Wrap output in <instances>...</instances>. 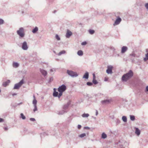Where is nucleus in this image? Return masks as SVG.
Wrapping results in <instances>:
<instances>
[{"instance_id":"obj_1","label":"nucleus","mask_w":148,"mask_h":148,"mask_svg":"<svg viewBox=\"0 0 148 148\" xmlns=\"http://www.w3.org/2000/svg\"><path fill=\"white\" fill-rule=\"evenodd\" d=\"M133 75V71L131 70H130L127 73L123 75L122 77V80L123 81L126 82L131 78Z\"/></svg>"},{"instance_id":"obj_2","label":"nucleus","mask_w":148,"mask_h":148,"mask_svg":"<svg viewBox=\"0 0 148 148\" xmlns=\"http://www.w3.org/2000/svg\"><path fill=\"white\" fill-rule=\"evenodd\" d=\"M66 86L64 84L59 87L58 89V91L59 92V97H60L62 95V92L66 90Z\"/></svg>"},{"instance_id":"obj_3","label":"nucleus","mask_w":148,"mask_h":148,"mask_svg":"<svg viewBox=\"0 0 148 148\" xmlns=\"http://www.w3.org/2000/svg\"><path fill=\"white\" fill-rule=\"evenodd\" d=\"M17 33L20 37H23L25 36L24 28L23 27L20 28L19 30L17 31Z\"/></svg>"},{"instance_id":"obj_4","label":"nucleus","mask_w":148,"mask_h":148,"mask_svg":"<svg viewBox=\"0 0 148 148\" xmlns=\"http://www.w3.org/2000/svg\"><path fill=\"white\" fill-rule=\"evenodd\" d=\"M67 73L71 77H76L78 76V74L76 72L72 71L67 70Z\"/></svg>"},{"instance_id":"obj_5","label":"nucleus","mask_w":148,"mask_h":148,"mask_svg":"<svg viewBox=\"0 0 148 148\" xmlns=\"http://www.w3.org/2000/svg\"><path fill=\"white\" fill-rule=\"evenodd\" d=\"M23 83L24 80L23 79H22L19 83L15 84L14 89H18L19 87L23 84Z\"/></svg>"},{"instance_id":"obj_6","label":"nucleus","mask_w":148,"mask_h":148,"mask_svg":"<svg viewBox=\"0 0 148 148\" xmlns=\"http://www.w3.org/2000/svg\"><path fill=\"white\" fill-rule=\"evenodd\" d=\"M113 67L111 65H109L107 66V69L106 72L108 74H111L112 73V69Z\"/></svg>"},{"instance_id":"obj_7","label":"nucleus","mask_w":148,"mask_h":148,"mask_svg":"<svg viewBox=\"0 0 148 148\" xmlns=\"http://www.w3.org/2000/svg\"><path fill=\"white\" fill-rule=\"evenodd\" d=\"M28 48L27 42L24 41L22 44V48L24 50H26L28 49Z\"/></svg>"},{"instance_id":"obj_8","label":"nucleus","mask_w":148,"mask_h":148,"mask_svg":"<svg viewBox=\"0 0 148 148\" xmlns=\"http://www.w3.org/2000/svg\"><path fill=\"white\" fill-rule=\"evenodd\" d=\"M70 104V102H69L67 104L64 105L63 106L62 108L63 110H64L66 111V112L68 111V109Z\"/></svg>"},{"instance_id":"obj_9","label":"nucleus","mask_w":148,"mask_h":148,"mask_svg":"<svg viewBox=\"0 0 148 148\" xmlns=\"http://www.w3.org/2000/svg\"><path fill=\"white\" fill-rule=\"evenodd\" d=\"M121 21V19L119 17H118V18L116 19L114 23L113 24V25L115 26V25H118L119 24Z\"/></svg>"},{"instance_id":"obj_10","label":"nucleus","mask_w":148,"mask_h":148,"mask_svg":"<svg viewBox=\"0 0 148 148\" xmlns=\"http://www.w3.org/2000/svg\"><path fill=\"white\" fill-rule=\"evenodd\" d=\"M72 34V32L69 30L67 29L66 35V37L69 38Z\"/></svg>"},{"instance_id":"obj_11","label":"nucleus","mask_w":148,"mask_h":148,"mask_svg":"<svg viewBox=\"0 0 148 148\" xmlns=\"http://www.w3.org/2000/svg\"><path fill=\"white\" fill-rule=\"evenodd\" d=\"M56 90V88H54V92L53 94V95L54 97H58L59 98H60V97H59V93H58V92L55 91Z\"/></svg>"},{"instance_id":"obj_12","label":"nucleus","mask_w":148,"mask_h":148,"mask_svg":"<svg viewBox=\"0 0 148 148\" xmlns=\"http://www.w3.org/2000/svg\"><path fill=\"white\" fill-rule=\"evenodd\" d=\"M135 133L138 136H139L140 133V131L139 129L137 127H135Z\"/></svg>"},{"instance_id":"obj_13","label":"nucleus","mask_w":148,"mask_h":148,"mask_svg":"<svg viewBox=\"0 0 148 148\" xmlns=\"http://www.w3.org/2000/svg\"><path fill=\"white\" fill-rule=\"evenodd\" d=\"M110 102V100L109 99H106L102 101L101 103L102 104H108Z\"/></svg>"},{"instance_id":"obj_14","label":"nucleus","mask_w":148,"mask_h":148,"mask_svg":"<svg viewBox=\"0 0 148 148\" xmlns=\"http://www.w3.org/2000/svg\"><path fill=\"white\" fill-rule=\"evenodd\" d=\"M127 49V48L126 46H123L121 49V52L122 53H125Z\"/></svg>"},{"instance_id":"obj_15","label":"nucleus","mask_w":148,"mask_h":148,"mask_svg":"<svg viewBox=\"0 0 148 148\" xmlns=\"http://www.w3.org/2000/svg\"><path fill=\"white\" fill-rule=\"evenodd\" d=\"M40 71L41 73L44 76H46L47 75V73L45 70L42 69H40Z\"/></svg>"},{"instance_id":"obj_16","label":"nucleus","mask_w":148,"mask_h":148,"mask_svg":"<svg viewBox=\"0 0 148 148\" xmlns=\"http://www.w3.org/2000/svg\"><path fill=\"white\" fill-rule=\"evenodd\" d=\"M89 77V73L87 72H86L83 76V78H85L86 79H88Z\"/></svg>"},{"instance_id":"obj_17","label":"nucleus","mask_w":148,"mask_h":148,"mask_svg":"<svg viewBox=\"0 0 148 148\" xmlns=\"http://www.w3.org/2000/svg\"><path fill=\"white\" fill-rule=\"evenodd\" d=\"M65 113H66V111H65V110H62L59 111L58 112V114L62 115Z\"/></svg>"},{"instance_id":"obj_18","label":"nucleus","mask_w":148,"mask_h":148,"mask_svg":"<svg viewBox=\"0 0 148 148\" xmlns=\"http://www.w3.org/2000/svg\"><path fill=\"white\" fill-rule=\"evenodd\" d=\"M38 28L37 27H36L32 30V32L33 33L35 34L38 31Z\"/></svg>"},{"instance_id":"obj_19","label":"nucleus","mask_w":148,"mask_h":148,"mask_svg":"<svg viewBox=\"0 0 148 148\" xmlns=\"http://www.w3.org/2000/svg\"><path fill=\"white\" fill-rule=\"evenodd\" d=\"M12 65L15 68H17L19 66V64L17 62H14Z\"/></svg>"},{"instance_id":"obj_20","label":"nucleus","mask_w":148,"mask_h":148,"mask_svg":"<svg viewBox=\"0 0 148 148\" xmlns=\"http://www.w3.org/2000/svg\"><path fill=\"white\" fill-rule=\"evenodd\" d=\"M77 54L79 56H82L83 55V52L82 50H79L77 51Z\"/></svg>"},{"instance_id":"obj_21","label":"nucleus","mask_w":148,"mask_h":148,"mask_svg":"<svg viewBox=\"0 0 148 148\" xmlns=\"http://www.w3.org/2000/svg\"><path fill=\"white\" fill-rule=\"evenodd\" d=\"M107 135L105 134L104 132L103 133L101 134V138L103 139H105L107 137Z\"/></svg>"},{"instance_id":"obj_22","label":"nucleus","mask_w":148,"mask_h":148,"mask_svg":"<svg viewBox=\"0 0 148 148\" xmlns=\"http://www.w3.org/2000/svg\"><path fill=\"white\" fill-rule=\"evenodd\" d=\"M33 98L34 99L32 103L33 104H36L37 103V101L36 99L35 96L34 95H33Z\"/></svg>"},{"instance_id":"obj_23","label":"nucleus","mask_w":148,"mask_h":148,"mask_svg":"<svg viewBox=\"0 0 148 148\" xmlns=\"http://www.w3.org/2000/svg\"><path fill=\"white\" fill-rule=\"evenodd\" d=\"M66 53V51L65 50H62L58 53V55L59 56H60L62 54H64Z\"/></svg>"},{"instance_id":"obj_24","label":"nucleus","mask_w":148,"mask_h":148,"mask_svg":"<svg viewBox=\"0 0 148 148\" xmlns=\"http://www.w3.org/2000/svg\"><path fill=\"white\" fill-rule=\"evenodd\" d=\"M122 119L124 122H126L127 121V118L126 116H123L122 117Z\"/></svg>"},{"instance_id":"obj_25","label":"nucleus","mask_w":148,"mask_h":148,"mask_svg":"<svg viewBox=\"0 0 148 148\" xmlns=\"http://www.w3.org/2000/svg\"><path fill=\"white\" fill-rule=\"evenodd\" d=\"M33 104L34 105V109L33 110V111L34 112H35V111L37 110V108L36 106L37 103Z\"/></svg>"},{"instance_id":"obj_26","label":"nucleus","mask_w":148,"mask_h":148,"mask_svg":"<svg viewBox=\"0 0 148 148\" xmlns=\"http://www.w3.org/2000/svg\"><path fill=\"white\" fill-rule=\"evenodd\" d=\"M130 120L132 121H134L135 119V117L134 115H130Z\"/></svg>"},{"instance_id":"obj_27","label":"nucleus","mask_w":148,"mask_h":148,"mask_svg":"<svg viewBox=\"0 0 148 148\" xmlns=\"http://www.w3.org/2000/svg\"><path fill=\"white\" fill-rule=\"evenodd\" d=\"M145 57L143 59L145 61H146L148 60V53L145 54Z\"/></svg>"},{"instance_id":"obj_28","label":"nucleus","mask_w":148,"mask_h":148,"mask_svg":"<svg viewBox=\"0 0 148 148\" xmlns=\"http://www.w3.org/2000/svg\"><path fill=\"white\" fill-rule=\"evenodd\" d=\"M89 116V115L88 114L84 113L82 115V116L83 117H87Z\"/></svg>"},{"instance_id":"obj_29","label":"nucleus","mask_w":148,"mask_h":148,"mask_svg":"<svg viewBox=\"0 0 148 148\" xmlns=\"http://www.w3.org/2000/svg\"><path fill=\"white\" fill-rule=\"evenodd\" d=\"M20 118H21L22 119L24 120L25 119L26 117L22 113L21 114Z\"/></svg>"},{"instance_id":"obj_30","label":"nucleus","mask_w":148,"mask_h":148,"mask_svg":"<svg viewBox=\"0 0 148 148\" xmlns=\"http://www.w3.org/2000/svg\"><path fill=\"white\" fill-rule=\"evenodd\" d=\"M86 136V134L85 133H83L79 136V137L80 138H82Z\"/></svg>"},{"instance_id":"obj_31","label":"nucleus","mask_w":148,"mask_h":148,"mask_svg":"<svg viewBox=\"0 0 148 148\" xmlns=\"http://www.w3.org/2000/svg\"><path fill=\"white\" fill-rule=\"evenodd\" d=\"M89 33L91 34H93L95 32V31L93 30L90 29L89 30Z\"/></svg>"},{"instance_id":"obj_32","label":"nucleus","mask_w":148,"mask_h":148,"mask_svg":"<svg viewBox=\"0 0 148 148\" xmlns=\"http://www.w3.org/2000/svg\"><path fill=\"white\" fill-rule=\"evenodd\" d=\"M4 23V20L3 19L0 18V25L3 24Z\"/></svg>"},{"instance_id":"obj_33","label":"nucleus","mask_w":148,"mask_h":148,"mask_svg":"<svg viewBox=\"0 0 148 148\" xmlns=\"http://www.w3.org/2000/svg\"><path fill=\"white\" fill-rule=\"evenodd\" d=\"M56 39L58 40H60V38L58 34H56L55 36Z\"/></svg>"},{"instance_id":"obj_34","label":"nucleus","mask_w":148,"mask_h":148,"mask_svg":"<svg viewBox=\"0 0 148 148\" xmlns=\"http://www.w3.org/2000/svg\"><path fill=\"white\" fill-rule=\"evenodd\" d=\"M92 82L95 84H98V82L96 79H93L92 80Z\"/></svg>"},{"instance_id":"obj_35","label":"nucleus","mask_w":148,"mask_h":148,"mask_svg":"<svg viewBox=\"0 0 148 148\" xmlns=\"http://www.w3.org/2000/svg\"><path fill=\"white\" fill-rule=\"evenodd\" d=\"M8 84V82H5L4 83H3V86L4 87L6 86Z\"/></svg>"},{"instance_id":"obj_36","label":"nucleus","mask_w":148,"mask_h":148,"mask_svg":"<svg viewBox=\"0 0 148 148\" xmlns=\"http://www.w3.org/2000/svg\"><path fill=\"white\" fill-rule=\"evenodd\" d=\"M116 122L117 124H119L121 122L120 120L118 119H116Z\"/></svg>"},{"instance_id":"obj_37","label":"nucleus","mask_w":148,"mask_h":148,"mask_svg":"<svg viewBox=\"0 0 148 148\" xmlns=\"http://www.w3.org/2000/svg\"><path fill=\"white\" fill-rule=\"evenodd\" d=\"M110 49L113 52H114L115 50V48L113 46L110 47Z\"/></svg>"},{"instance_id":"obj_38","label":"nucleus","mask_w":148,"mask_h":148,"mask_svg":"<svg viewBox=\"0 0 148 148\" xmlns=\"http://www.w3.org/2000/svg\"><path fill=\"white\" fill-rule=\"evenodd\" d=\"M87 84L89 86H91L93 84L91 82H88L87 83Z\"/></svg>"},{"instance_id":"obj_39","label":"nucleus","mask_w":148,"mask_h":148,"mask_svg":"<svg viewBox=\"0 0 148 148\" xmlns=\"http://www.w3.org/2000/svg\"><path fill=\"white\" fill-rule=\"evenodd\" d=\"M86 44H87L86 42V41H84V42H82L81 43V45H86Z\"/></svg>"},{"instance_id":"obj_40","label":"nucleus","mask_w":148,"mask_h":148,"mask_svg":"<svg viewBox=\"0 0 148 148\" xmlns=\"http://www.w3.org/2000/svg\"><path fill=\"white\" fill-rule=\"evenodd\" d=\"M145 7L146 9L148 10V3H146L145 5Z\"/></svg>"},{"instance_id":"obj_41","label":"nucleus","mask_w":148,"mask_h":148,"mask_svg":"<svg viewBox=\"0 0 148 148\" xmlns=\"http://www.w3.org/2000/svg\"><path fill=\"white\" fill-rule=\"evenodd\" d=\"M30 120L32 121H36L35 119L34 118H30Z\"/></svg>"},{"instance_id":"obj_42","label":"nucleus","mask_w":148,"mask_h":148,"mask_svg":"<svg viewBox=\"0 0 148 148\" xmlns=\"http://www.w3.org/2000/svg\"><path fill=\"white\" fill-rule=\"evenodd\" d=\"M3 129H4V130H5V131H7L8 130V128L7 127H4L3 128Z\"/></svg>"},{"instance_id":"obj_43","label":"nucleus","mask_w":148,"mask_h":148,"mask_svg":"<svg viewBox=\"0 0 148 148\" xmlns=\"http://www.w3.org/2000/svg\"><path fill=\"white\" fill-rule=\"evenodd\" d=\"M81 127L82 126L81 125H78L77 128L78 129H80L81 128Z\"/></svg>"},{"instance_id":"obj_44","label":"nucleus","mask_w":148,"mask_h":148,"mask_svg":"<svg viewBox=\"0 0 148 148\" xmlns=\"http://www.w3.org/2000/svg\"><path fill=\"white\" fill-rule=\"evenodd\" d=\"M84 128L87 130H89L90 129V128L88 127H84Z\"/></svg>"},{"instance_id":"obj_45","label":"nucleus","mask_w":148,"mask_h":148,"mask_svg":"<svg viewBox=\"0 0 148 148\" xmlns=\"http://www.w3.org/2000/svg\"><path fill=\"white\" fill-rule=\"evenodd\" d=\"M3 119L0 118V122H2L3 121Z\"/></svg>"},{"instance_id":"obj_46","label":"nucleus","mask_w":148,"mask_h":148,"mask_svg":"<svg viewBox=\"0 0 148 148\" xmlns=\"http://www.w3.org/2000/svg\"><path fill=\"white\" fill-rule=\"evenodd\" d=\"M93 79H95V74H93Z\"/></svg>"},{"instance_id":"obj_47","label":"nucleus","mask_w":148,"mask_h":148,"mask_svg":"<svg viewBox=\"0 0 148 148\" xmlns=\"http://www.w3.org/2000/svg\"><path fill=\"white\" fill-rule=\"evenodd\" d=\"M146 90L147 92H148V86H147L146 87Z\"/></svg>"},{"instance_id":"obj_48","label":"nucleus","mask_w":148,"mask_h":148,"mask_svg":"<svg viewBox=\"0 0 148 148\" xmlns=\"http://www.w3.org/2000/svg\"><path fill=\"white\" fill-rule=\"evenodd\" d=\"M53 80V77H51L50 79V80H49V82L51 81H52Z\"/></svg>"},{"instance_id":"obj_49","label":"nucleus","mask_w":148,"mask_h":148,"mask_svg":"<svg viewBox=\"0 0 148 148\" xmlns=\"http://www.w3.org/2000/svg\"><path fill=\"white\" fill-rule=\"evenodd\" d=\"M98 114V112L97 110H96V115L97 116Z\"/></svg>"},{"instance_id":"obj_50","label":"nucleus","mask_w":148,"mask_h":148,"mask_svg":"<svg viewBox=\"0 0 148 148\" xmlns=\"http://www.w3.org/2000/svg\"><path fill=\"white\" fill-rule=\"evenodd\" d=\"M6 82H8V84L9 83H10V80H8L7 81H6Z\"/></svg>"},{"instance_id":"obj_51","label":"nucleus","mask_w":148,"mask_h":148,"mask_svg":"<svg viewBox=\"0 0 148 148\" xmlns=\"http://www.w3.org/2000/svg\"><path fill=\"white\" fill-rule=\"evenodd\" d=\"M50 71L51 72H53V70L52 69H51L50 70Z\"/></svg>"},{"instance_id":"obj_52","label":"nucleus","mask_w":148,"mask_h":148,"mask_svg":"<svg viewBox=\"0 0 148 148\" xmlns=\"http://www.w3.org/2000/svg\"><path fill=\"white\" fill-rule=\"evenodd\" d=\"M119 56V54H117L116 56V55H114V56H115V57H118V56Z\"/></svg>"},{"instance_id":"obj_53","label":"nucleus","mask_w":148,"mask_h":148,"mask_svg":"<svg viewBox=\"0 0 148 148\" xmlns=\"http://www.w3.org/2000/svg\"><path fill=\"white\" fill-rule=\"evenodd\" d=\"M16 95V94L14 93H13L12 94V95L14 96V95Z\"/></svg>"},{"instance_id":"obj_54","label":"nucleus","mask_w":148,"mask_h":148,"mask_svg":"<svg viewBox=\"0 0 148 148\" xmlns=\"http://www.w3.org/2000/svg\"><path fill=\"white\" fill-rule=\"evenodd\" d=\"M22 104V102H21L20 103H18L17 105H19L20 104Z\"/></svg>"},{"instance_id":"obj_55","label":"nucleus","mask_w":148,"mask_h":148,"mask_svg":"<svg viewBox=\"0 0 148 148\" xmlns=\"http://www.w3.org/2000/svg\"><path fill=\"white\" fill-rule=\"evenodd\" d=\"M105 81H107V79H106V78H105V80H104Z\"/></svg>"},{"instance_id":"obj_56","label":"nucleus","mask_w":148,"mask_h":148,"mask_svg":"<svg viewBox=\"0 0 148 148\" xmlns=\"http://www.w3.org/2000/svg\"><path fill=\"white\" fill-rule=\"evenodd\" d=\"M24 13V12L22 11V13Z\"/></svg>"},{"instance_id":"obj_57","label":"nucleus","mask_w":148,"mask_h":148,"mask_svg":"<svg viewBox=\"0 0 148 148\" xmlns=\"http://www.w3.org/2000/svg\"><path fill=\"white\" fill-rule=\"evenodd\" d=\"M53 52H54V53H55V51H53Z\"/></svg>"},{"instance_id":"obj_58","label":"nucleus","mask_w":148,"mask_h":148,"mask_svg":"<svg viewBox=\"0 0 148 148\" xmlns=\"http://www.w3.org/2000/svg\"><path fill=\"white\" fill-rule=\"evenodd\" d=\"M56 12V11H55L54 12V13H55Z\"/></svg>"},{"instance_id":"obj_59","label":"nucleus","mask_w":148,"mask_h":148,"mask_svg":"<svg viewBox=\"0 0 148 148\" xmlns=\"http://www.w3.org/2000/svg\"><path fill=\"white\" fill-rule=\"evenodd\" d=\"M1 92V89H0V92Z\"/></svg>"}]
</instances>
